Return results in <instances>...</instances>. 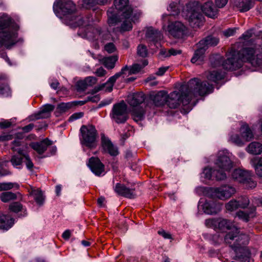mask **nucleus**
Returning a JSON list of instances; mask_svg holds the SVG:
<instances>
[{
  "mask_svg": "<svg viewBox=\"0 0 262 262\" xmlns=\"http://www.w3.org/2000/svg\"><path fill=\"white\" fill-rule=\"evenodd\" d=\"M213 86L207 81H201L198 78L191 79L186 84L182 85L179 91H173L167 96L163 91L150 96V102L146 109L154 106H161L165 103L171 108H177L181 103L187 105L198 96H203L212 92Z\"/></svg>",
  "mask_w": 262,
  "mask_h": 262,
  "instance_id": "1",
  "label": "nucleus"
},
{
  "mask_svg": "<svg viewBox=\"0 0 262 262\" xmlns=\"http://www.w3.org/2000/svg\"><path fill=\"white\" fill-rule=\"evenodd\" d=\"M181 9L183 16L193 28H199L204 23V17L201 11L210 18H214L217 13V9L211 2H206L201 6L196 0H179L178 3L172 2L169 4L168 10L171 12V15H175L180 13Z\"/></svg>",
  "mask_w": 262,
  "mask_h": 262,
  "instance_id": "2",
  "label": "nucleus"
},
{
  "mask_svg": "<svg viewBox=\"0 0 262 262\" xmlns=\"http://www.w3.org/2000/svg\"><path fill=\"white\" fill-rule=\"evenodd\" d=\"M243 62L255 67L262 66V50L246 47L239 52L231 50L222 66L226 70L233 71L241 68Z\"/></svg>",
  "mask_w": 262,
  "mask_h": 262,
  "instance_id": "3",
  "label": "nucleus"
},
{
  "mask_svg": "<svg viewBox=\"0 0 262 262\" xmlns=\"http://www.w3.org/2000/svg\"><path fill=\"white\" fill-rule=\"evenodd\" d=\"M53 10L56 16L71 28L83 25V17L76 12V6L71 0H56Z\"/></svg>",
  "mask_w": 262,
  "mask_h": 262,
  "instance_id": "4",
  "label": "nucleus"
},
{
  "mask_svg": "<svg viewBox=\"0 0 262 262\" xmlns=\"http://www.w3.org/2000/svg\"><path fill=\"white\" fill-rule=\"evenodd\" d=\"M17 27L8 16L0 18V48L10 49L22 39L17 38Z\"/></svg>",
  "mask_w": 262,
  "mask_h": 262,
  "instance_id": "5",
  "label": "nucleus"
},
{
  "mask_svg": "<svg viewBox=\"0 0 262 262\" xmlns=\"http://www.w3.org/2000/svg\"><path fill=\"white\" fill-rule=\"evenodd\" d=\"M83 25L86 27H80L78 31V35L82 38H86L92 41H97L104 42L108 40L110 37L109 32L106 30L101 31L99 27H95L88 25V21L83 18Z\"/></svg>",
  "mask_w": 262,
  "mask_h": 262,
  "instance_id": "6",
  "label": "nucleus"
},
{
  "mask_svg": "<svg viewBox=\"0 0 262 262\" xmlns=\"http://www.w3.org/2000/svg\"><path fill=\"white\" fill-rule=\"evenodd\" d=\"M114 5L118 13L115 12L113 8L108 10V23L110 26H113L119 22L118 15H119L120 13L121 16L128 17L133 12L132 8L128 5V0H115Z\"/></svg>",
  "mask_w": 262,
  "mask_h": 262,
  "instance_id": "7",
  "label": "nucleus"
},
{
  "mask_svg": "<svg viewBox=\"0 0 262 262\" xmlns=\"http://www.w3.org/2000/svg\"><path fill=\"white\" fill-rule=\"evenodd\" d=\"M145 101V95L142 92L134 94L128 98V103L133 107L131 115L133 119L138 122L143 120L145 110L140 105Z\"/></svg>",
  "mask_w": 262,
  "mask_h": 262,
  "instance_id": "8",
  "label": "nucleus"
},
{
  "mask_svg": "<svg viewBox=\"0 0 262 262\" xmlns=\"http://www.w3.org/2000/svg\"><path fill=\"white\" fill-rule=\"evenodd\" d=\"M81 138L80 142L90 149L95 148L97 145V132L93 125H82L80 128Z\"/></svg>",
  "mask_w": 262,
  "mask_h": 262,
  "instance_id": "9",
  "label": "nucleus"
},
{
  "mask_svg": "<svg viewBox=\"0 0 262 262\" xmlns=\"http://www.w3.org/2000/svg\"><path fill=\"white\" fill-rule=\"evenodd\" d=\"M110 116L117 123H125L127 119V105L125 103L122 101L114 104Z\"/></svg>",
  "mask_w": 262,
  "mask_h": 262,
  "instance_id": "10",
  "label": "nucleus"
},
{
  "mask_svg": "<svg viewBox=\"0 0 262 262\" xmlns=\"http://www.w3.org/2000/svg\"><path fill=\"white\" fill-rule=\"evenodd\" d=\"M230 155L227 150L220 151L218 152L215 165L219 168V170L220 171L226 173V171H229L233 168V162Z\"/></svg>",
  "mask_w": 262,
  "mask_h": 262,
  "instance_id": "11",
  "label": "nucleus"
},
{
  "mask_svg": "<svg viewBox=\"0 0 262 262\" xmlns=\"http://www.w3.org/2000/svg\"><path fill=\"white\" fill-rule=\"evenodd\" d=\"M205 225L207 227L214 229L231 230L235 227L232 222L221 217L207 219L205 221Z\"/></svg>",
  "mask_w": 262,
  "mask_h": 262,
  "instance_id": "12",
  "label": "nucleus"
},
{
  "mask_svg": "<svg viewBox=\"0 0 262 262\" xmlns=\"http://www.w3.org/2000/svg\"><path fill=\"white\" fill-rule=\"evenodd\" d=\"M236 192L235 189L231 186L224 185L211 189L212 196L225 200L230 198Z\"/></svg>",
  "mask_w": 262,
  "mask_h": 262,
  "instance_id": "13",
  "label": "nucleus"
},
{
  "mask_svg": "<svg viewBox=\"0 0 262 262\" xmlns=\"http://www.w3.org/2000/svg\"><path fill=\"white\" fill-rule=\"evenodd\" d=\"M169 34L175 38H181L187 33L186 27L181 21L171 23L168 26Z\"/></svg>",
  "mask_w": 262,
  "mask_h": 262,
  "instance_id": "14",
  "label": "nucleus"
},
{
  "mask_svg": "<svg viewBox=\"0 0 262 262\" xmlns=\"http://www.w3.org/2000/svg\"><path fill=\"white\" fill-rule=\"evenodd\" d=\"M126 68H122L119 72L117 73L114 76L111 77L106 83H103L98 86H96L94 89V93L101 91L105 88H106L105 90L106 91L111 92L113 90L114 84L116 82V80L120 77H122L123 78L125 77L124 71L126 70Z\"/></svg>",
  "mask_w": 262,
  "mask_h": 262,
  "instance_id": "15",
  "label": "nucleus"
},
{
  "mask_svg": "<svg viewBox=\"0 0 262 262\" xmlns=\"http://www.w3.org/2000/svg\"><path fill=\"white\" fill-rule=\"evenodd\" d=\"M202 174V177H204L207 180H210L212 178H215L216 180L221 181L225 180L227 178L226 173L224 172L209 167L204 168Z\"/></svg>",
  "mask_w": 262,
  "mask_h": 262,
  "instance_id": "16",
  "label": "nucleus"
},
{
  "mask_svg": "<svg viewBox=\"0 0 262 262\" xmlns=\"http://www.w3.org/2000/svg\"><path fill=\"white\" fill-rule=\"evenodd\" d=\"M55 108L54 105L46 104L43 105L39 112L31 116V120L48 118L50 117L52 112Z\"/></svg>",
  "mask_w": 262,
  "mask_h": 262,
  "instance_id": "17",
  "label": "nucleus"
},
{
  "mask_svg": "<svg viewBox=\"0 0 262 262\" xmlns=\"http://www.w3.org/2000/svg\"><path fill=\"white\" fill-rule=\"evenodd\" d=\"M115 191L118 194L124 197L133 199L136 196L135 192V189L128 188L124 184L120 183H117L114 187Z\"/></svg>",
  "mask_w": 262,
  "mask_h": 262,
  "instance_id": "18",
  "label": "nucleus"
},
{
  "mask_svg": "<svg viewBox=\"0 0 262 262\" xmlns=\"http://www.w3.org/2000/svg\"><path fill=\"white\" fill-rule=\"evenodd\" d=\"M88 165L96 176H100L104 171V166L98 158H91Z\"/></svg>",
  "mask_w": 262,
  "mask_h": 262,
  "instance_id": "19",
  "label": "nucleus"
},
{
  "mask_svg": "<svg viewBox=\"0 0 262 262\" xmlns=\"http://www.w3.org/2000/svg\"><path fill=\"white\" fill-rule=\"evenodd\" d=\"M101 145L104 151L108 153L112 156H117L118 154V148L114 146L110 139L106 137L104 134H101Z\"/></svg>",
  "mask_w": 262,
  "mask_h": 262,
  "instance_id": "20",
  "label": "nucleus"
},
{
  "mask_svg": "<svg viewBox=\"0 0 262 262\" xmlns=\"http://www.w3.org/2000/svg\"><path fill=\"white\" fill-rule=\"evenodd\" d=\"M249 242V237L247 234L239 233L237 234L235 244H233V249L235 252H240L242 248H247L245 245H247Z\"/></svg>",
  "mask_w": 262,
  "mask_h": 262,
  "instance_id": "21",
  "label": "nucleus"
},
{
  "mask_svg": "<svg viewBox=\"0 0 262 262\" xmlns=\"http://www.w3.org/2000/svg\"><path fill=\"white\" fill-rule=\"evenodd\" d=\"M197 49L194 51V55L191 59L193 63L201 64L205 59V53L206 51L205 47L199 46V42L196 45Z\"/></svg>",
  "mask_w": 262,
  "mask_h": 262,
  "instance_id": "22",
  "label": "nucleus"
},
{
  "mask_svg": "<svg viewBox=\"0 0 262 262\" xmlns=\"http://www.w3.org/2000/svg\"><path fill=\"white\" fill-rule=\"evenodd\" d=\"M235 216L239 219L245 222H248L250 221V219L253 218L256 216V207L254 206H251L249 207L248 211H238L236 213Z\"/></svg>",
  "mask_w": 262,
  "mask_h": 262,
  "instance_id": "23",
  "label": "nucleus"
},
{
  "mask_svg": "<svg viewBox=\"0 0 262 262\" xmlns=\"http://www.w3.org/2000/svg\"><path fill=\"white\" fill-rule=\"evenodd\" d=\"M204 212L208 214H216L221 209L220 204H216L213 201H206L202 205Z\"/></svg>",
  "mask_w": 262,
  "mask_h": 262,
  "instance_id": "24",
  "label": "nucleus"
},
{
  "mask_svg": "<svg viewBox=\"0 0 262 262\" xmlns=\"http://www.w3.org/2000/svg\"><path fill=\"white\" fill-rule=\"evenodd\" d=\"M52 144V141L46 138L41 141L33 143L31 147L33 149L39 154H43L48 148V147Z\"/></svg>",
  "mask_w": 262,
  "mask_h": 262,
  "instance_id": "25",
  "label": "nucleus"
},
{
  "mask_svg": "<svg viewBox=\"0 0 262 262\" xmlns=\"http://www.w3.org/2000/svg\"><path fill=\"white\" fill-rule=\"evenodd\" d=\"M250 173V172L240 169H235L232 172L231 176L233 179L235 181L243 183L247 179H249V175Z\"/></svg>",
  "mask_w": 262,
  "mask_h": 262,
  "instance_id": "26",
  "label": "nucleus"
},
{
  "mask_svg": "<svg viewBox=\"0 0 262 262\" xmlns=\"http://www.w3.org/2000/svg\"><path fill=\"white\" fill-rule=\"evenodd\" d=\"M148 64V62L146 60H144L143 61V63L142 65L135 63L132 65L130 67H128L127 66L124 67L123 68H126L127 69L125 71H124V75L125 76L132 75L136 74L138 73L144 67Z\"/></svg>",
  "mask_w": 262,
  "mask_h": 262,
  "instance_id": "27",
  "label": "nucleus"
},
{
  "mask_svg": "<svg viewBox=\"0 0 262 262\" xmlns=\"http://www.w3.org/2000/svg\"><path fill=\"white\" fill-rule=\"evenodd\" d=\"M146 37L149 41L154 42H158L161 40L163 36L161 33L158 30L155 29L152 27L148 28L146 33Z\"/></svg>",
  "mask_w": 262,
  "mask_h": 262,
  "instance_id": "28",
  "label": "nucleus"
},
{
  "mask_svg": "<svg viewBox=\"0 0 262 262\" xmlns=\"http://www.w3.org/2000/svg\"><path fill=\"white\" fill-rule=\"evenodd\" d=\"M236 255L233 259L240 262H252L250 258V253L247 248H242V251L235 252Z\"/></svg>",
  "mask_w": 262,
  "mask_h": 262,
  "instance_id": "29",
  "label": "nucleus"
},
{
  "mask_svg": "<svg viewBox=\"0 0 262 262\" xmlns=\"http://www.w3.org/2000/svg\"><path fill=\"white\" fill-rule=\"evenodd\" d=\"M14 221L9 215L0 214V229L8 230L14 224Z\"/></svg>",
  "mask_w": 262,
  "mask_h": 262,
  "instance_id": "30",
  "label": "nucleus"
},
{
  "mask_svg": "<svg viewBox=\"0 0 262 262\" xmlns=\"http://www.w3.org/2000/svg\"><path fill=\"white\" fill-rule=\"evenodd\" d=\"M234 6L241 12H246L252 7L251 0H235Z\"/></svg>",
  "mask_w": 262,
  "mask_h": 262,
  "instance_id": "31",
  "label": "nucleus"
},
{
  "mask_svg": "<svg viewBox=\"0 0 262 262\" xmlns=\"http://www.w3.org/2000/svg\"><path fill=\"white\" fill-rule=\"evenodd\" d=\"M246 150L252 155H260L262 153V144L258 142H252L248 145Z\"/></svg>",
  "mask_w": 262,
  "mask_h": 262,
  "instance_id": "32",
  "label": "nucleus"
},
{
  "mask_svg": "<svg viewBox=\"0 0 262 262\" xmlns=\"http://www.w3.org/2000/svg\"><path fill=\"white\" fill-rule=\"evenodd\" d=\"M219 42V39L218 38L212 36H208L201 40L199 42V45L202 46L203 47H205L207 50L209 47L215 46L218 44Z\"/></svg>",
  "mask_w": 262,
  "mask_h": 262,
  "instance_id": "33",
  "label": "nucleus"
},
{
  "mask_svg": "<svg viewBox=\"0 0 262 262\" xmlns=\"http://www.w3.org/2000/svg\"><path fill=\"white\" fill-rule=\"evenodd\" d=\"M239 132L244 143L249 141L254 137L252 130L247 124L243 125L240 128Z\"/></svg>",
  "mask_w": 262,
  "mask_h": 262,
  "instance_id": "34",
  "label": "nucleus"
},
{
  "mask_svg": "<svg viewBox=\"0 0 262 262\" xmlns=\"http://www.w3.org/2000/svg\"><path fill=\"white\" fill-rule=\"evenodd\" d=\"M250 163L254 168L256 174L262 178V157L251 159Z\"/></svg>",
  "mask_w": 262,
  "mask_h": 262,
  "instance_id": "35",
  "label": "nucleus"
},
{
  "mask_svg": "<svg viewBox=\"0 0 262 262\" xmlns=\"http://www.w3.org/2000/svg\"><path fill=\"white\" fill-rule=\"evenodd\" d=\"M234 232H229L226 234L224 237L225 242L233 249V244H235V239L237 234L239 233V229L235 227L233 228Z\"/></svg>",
  "mask_w": 262,
  "mask_h": 262,
  "instance_id": "36",
  "label": "nucleus"
},
{
  "mask_svg": "<svg viewBox=\"0 0 262 262\" xmlns=\"http://www.w3.org/2000/svg\"><path fill=\"white\" fill-rule=\"evenodd\" d=\"M24 157L14 154L10 160L12 165L14 168L20 169L23 167Z\"/></svg>",
  "mask_w": 262,
  "mask_h": 262,
  "instance_id": "37",
  "label": "nucleus"
},
{
  "mask_svg": "<svg viewBox=\"0 0 262 262\" xmlns=\"http://www.w3.org/2000/svg\"><path fill=\"white\" fill-rule=\"evenodd\" d=\"M118 59V57L116 55L104 57L102 59V62L106 68L112 69L114 68Z\"/></svg>",
  "mask_w": 262,
  "mask_h": 262,
  "instance_id": "38",
  "label": "nucleus"
},
{
  "mask_svg": "<svg viewBox=\"0 0 262 262\" xmlns=\"http://www.w3.org/2000/svg\"><path fill=\"white\" fill-rule=\"evenodd\" d=\"M224 76V74L221 72H219L218 71H212L209 72V74L207 76V78L210 81L216 82L218 80L223 79Z\"/></svg>",
  "mask_w": 262,
  "mask_h": 262,
  "instance_id": "39",
  "label": "nucleus"
},
{
  "mask_svg": "<svg viewBox=\"0 0 262 262\" xmlns=\"http://www.w3.org/2000/svg\"><path fill=\"white\" fill-rule=\"evenodd\" d=\"M30 194L33 196L34 199L39 205H41L43 203L44 197L40 190L33 189L31 191Z\"/></svg>",
  "mask_w": 262,
  "mask_h": 262,
  "instance_id": "40",
  "label": "nucleus"
},
{
  "mask_svg": "<svg viewBox=\"0 0 262 262\" xmlns=\"http://www.w3.org/2000/svg\"><path fill=\"white\" fill-rule=\"evenodd\" d=\"M16 198V195L10 191L2 192L0 194V199L2 202L4 203L8 202L11 200H15Z\"/></svg>",
  "mask_w": 262,
  "mask_h": 262,
  "instance_id": "41",
  "label": "nucleus"
},
{
  "mask_svg": "<svg viewBox=\"0 0 262 262\" xmlns=\"http://www.w3.org/2000/svg\"><path fill=\"white\" fill-rule=\"evenodd\" d=\"M236 200L239 208L245 209L247 208L250 204V200L248 197L246 195L238 197Z\"/></svg>",
  "mask_w": 262,
  "mask_h": 262,
  "instance_id": "42",
  "label": "nucleus"
},
{
  "mask_svg": "<svg viewBox=\"0 0 262 262\" xmlns=\"http://www.w3.org/2000/svg\"><path fill=\"white\" fill-rule=\"evenodd\" d=\"M130 16L131 15L128 17H126L125 16H122V18H119V21H121V20L123 18L124 19V20L123 21L121 27V30L122 31H129L132 29V24L130 19Z\"/></svg>",
  "mask_w": 262,
  "mask_h": 262,
  "instance_id": "43",
  "label": "nucleus"
},
{
  "mask_svg": "<svg viewBox=\"0 0 262 262\" xmlns=\"http://www.w3.org/2000/svg\"><path fill=\"white\" fill-rule=\"evenodd\" d=\"M229 139L231 142L238 146H242L244 144L243 139L241 136H239L237 134L232 133L231 134Z\"/></svg>",
  "mask_w": 262,
  "mask_h": 262,
  "instance_id": "44",
  "label": "nucleus"
},
{
  "mask_svg": "<svg viewBox=\"0 0 262 262\" xmlns=\"http://www.w3.org/2000/svg\"><path fill=\"white\" fill-rule=\"evenodd\" d=\"M15 118H11L9 120L2 119L0 121V129H5L15 125Z\"/></svg>",
  "mask_w": 262,
  "mask_h": 262,
  "instance_id": "45",
  "label": "nucleus"
},
{
  "mask_svg": "<svg viewBox=\"0 0 262 262\" xmlns=\"http://www.w3.org/2000/svg\"><path fill=\"white\" fill-rule=\"evenodd\" d=\"M18 186L17 184L12 182L0 183V191L9 190L14 187L18 188Z\"/></svg>",
  "mask_w": 262,
  "mask_h": 262,
  "instance_id": "46",
  "label": "nucleus"
},
{
  "mask_svg": "<svg viewBox=\"0 0 262 262\" xmlns=\"http://www.w3.org/2000/svg\"><path fill=\"white\" fill-rule=\"evenodd\" d=\"M73 106L71 102L60 103L57 107V110L60 113H64L70 110Z\"/></svg>",
  "mask_w": 262,
  "mask_h": 262,
  "instance_id": "47",
  "label": "nucleus"
},
{
  "mask_svg": "<svg viewBox=\"0 0 262 262\" xmlns=\"http://www.w3.org/2000/svg\"><path fill=\"white\" fill-rule=\"evenodd\" d=\"M225 207L226 209L229 211H233L239 208L236 199H232L230 200L229 202L226 204Z\"/></svg>",
  "mask_w": 262,
  "mask_h": 262,
  "instance_id": "48",
  "label": "nucleus"
},
{
  "mask_svg": "<svg viewBox=\"0 0 262 262\" xmlns=\"http://www.w3.org/2000/svg\"><path fill=\"white\" fill-rule=\"evenodd\" d=\"M11 92L10 88L4 84H0V96L8 97L11 95Z\"/></svg>",
  "mask_w": 262,
  "mask_h": 262,
  "instance_id": "49",
  "label": "nucleus"
},
{
  "mask_svg": "<svg viewBox=\"0 0 262 262\" xmlns=\"http://www.w3.org/2000/svg\"><path fill=\"white\" fill-rule=\"evenodd\" d=\"M23 162L25 163L27 168L30 171L33 170L34 164L32 161L31 158L28 154L27 155H24Z\"/></svg>",
  "mask_w": 262,
  "mask_h": 262,
  "instance_id": "50",
  "label": "nucleus"
},
{
  "mask_svg": "<svg viewBox=\"0 0 262 262\" xmlns=\"http://www.w3.org/2000/svg\"><path fill=\"white\" fill-rule=\"evenodd\" d=\"M9 209L12 212L17 213L23 210V205L18 202H13L9 205Z\"/></svg>",
  "mask_w": 262,
  "mask_h": 262,
  "instance_id": "51",
  "label": "nucleus"
},
{
  "mask_svg": "<svg viewBox=\"0 0 262 262\" xmlns=\"http://www.w3.org/2000/svg\"><path fill=\"white\" fill-rule=\"evenodd\" d=\"M247 179V180H246L243 184H244L247 188L252 189L256 186L257 183L252 179L251 173L249 175V179Z\"/></svg>",
  "mask_w": 262,
  "mask_h": 262,
  "instance_id": "52",
  "label": "nucleus"
},
{
  "mask_svg": "<svg viewBox=\"0 0 262 262\" xmlns=\"http://www.w3.org/2000/svg\"><path fill=\"white\" fill-rule=\"evenodd\" d=\"M137 53L142 57H146L147 55V50L146 46L143 45H139L137 48Z\"/></svg>",
  "mask_w": 262,
  "mask_h": 262,
  "instance_id": "53",
  "label": "nucleus"
},
{
  "mask_svg": "<svg viewBox=\"0 0 262 262\" xmlns=\"http://www.w3.org/2000/svg\"><path fill=\"white\" fill-rule=\"evenodd\" d=\"M97 82V78L94 77L90 76L86 77L84 82H81L82 84H84L85 85L89 86L95 84Z\"/></svg>",
  "mask_w": 262,
  "mask_h": 262,
  "instance_id": "54",
  "label": "nucleus"
},
{
  "mask_svg": "<svg viewBox=\"0 0 262 262\" xmlns=\"http://www.w3.org/2000/svg\"><path fill=\"white\" fill-rule=\"evenodd\" d=\"M96 0H83L82 3V7L85 9H90L95 6Z\"/></svg>",
  "mask_w": 262,
  "mask_h": 262,
  "instance_id": "55",
  "label": "nucleus"
},
{
  "mask_svg": "<svg viewBox=\"0 0 262 262\" xmlns=\"http://www.w3.org/2000/svg\"><path fill=\"white\" fill-rule=\"evenodd\" d=\"M11 149L13 151L16 152L17 154V155L24 157V155H28L27 154H25L24 152L25 149V144L18 148L11 147Z\"/></svg>",
  "mask_w": 262,
  "mask_h": 262,
  "instance_id": "56",
  "label": "nucleus"
},
{
  "mask_svg": "<svg viewBox=\"0 0 262 262\" xmlns=\"http://www.w3.org/2000/svg\"><path fill=\"white\" fill-rule=\"evenodd\" d=\"M104 50L108 53H112L116 51V48L113 43L110 42L105 45Z\"/></svg>",
  "mask_w": 262,
  "mask_h": 262,
  "instance_id": "57",
  "label": "nucleus"
},
{
  "mask_svg": "<svg viewBox=\"0 0 262 262\" xmlns=\"http://www.w3.org/2000/svg\"><path fill=\"white\" fill-rule=\"evenodd\" d=\"M83 116V113L82 112L76 113L71 115L69 118V121L72 122L77 119H80Z\"/></svg>",
  "mask_w": 262,
  "mask_h": 262,
  "instance_id": "58",
  "label": "nucleus"
},
{
  "mask_svg": "<svg viewBox=\"0 0 262 262\" xmlns=\"http://www.w3.org/2000/svg\"><path fill=\"white\" fill-rule=\"evenodd\" d=\"M182 53L181 50L174 49L171 48L168 50V54L166 55V56H170L171 55H177L178 54H180Z\"/></svg>",
  "mask_w": 262,
  "mask_h": 262,
  "instance_id": "59",
  "label": "nucleus"
},
{
  "mask_svg": "<svg viewBox=\"0 0 262 262\" xmlns=\"http://www.w3.org/2000/svg\"><path fill=\"white\" fill-rule=\"evenodd\" d=\"M213 58H214L213 57L210 58V61H211V64L213 67H217L219 65H220L221 63V62L222 61V57L220 55H217L216 57L215 58L216 59V61L213 62L212 60H213Z\"/></svg>",
  "mask_w": 262,
  "mask_h": 262,
  "instance_id": "60",
  "label": "nucleus"
},
{
  "mask_svg": "<svg viewBox=\"0 0 262 262\" xmlns=\"http://www.w3.org/2000/svg\"><path fill=\"white\" fill-rule=\"evenodd\" d=\"M158 233L159 234L162 236L165 239H171L172 238L171 235L169 233L166 232L164 230H159V231H158Z\"/></svg>",
  "mask_w": 262,
  "mask_h": 262,
  "instance_id": "61",
  "label": "nucleus"
},
{
  "mask_svg": "<svg viewBox=\"0 0 262 262\" xmlns=\"http://www.w3.org/2000/svg\"><path fill=\"white\" fill-rule=\"evenodd\" d=\"M13 138L12 136L9 134H4L0 135V142H4L12 140Z\"/></svg>",
  "mask_w": 262,
  "mask_h": 262,
  "instance_id": "62",
  "label": "nucleus"
},
{
  "mask_svg": "<svg viewBox=\"0 0 262 262\" xmlns=\"http://www.w3.org/2000/svg\"><path fill=\"white\" fill-rule=\"evenodd\" d=\"M215 4L218 8H223L227 4L228 0H214Z\"/></svg>",
  "mask_w": 262,
  "mask_h": 262,
  "instance_id": "63",
  "label": "nucleus"
},
{
  "mask_svg": "<svg viewBox=\"0 0 262 262\" xmlns=\"http://www.w3.org/2000/svg\"><path fill=\"white\" fill-rule=\"evenodd\" d=\"M23 145H24V143L21 141H20L19 139H16L12 142L11 147L18 148Z\"/></svg>",
  "mask_w": 262,
  "mask_h": 262,
  "instance_id": "64",
  "label": "nucleus"
}]
</instances>
